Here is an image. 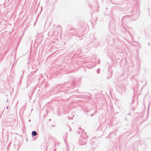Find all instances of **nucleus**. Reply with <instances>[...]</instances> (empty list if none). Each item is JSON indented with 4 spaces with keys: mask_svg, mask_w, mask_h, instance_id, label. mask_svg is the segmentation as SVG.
I'll list each match as a JSON object with an SVG mask.
<instances>
[{
    "mask_svg": "<svg viewBox=\"0 0 151 151\" xmlns=\"http://www.w3.org/2000/svg\"><path fill=\"white\" fill-rule=\"evenodd\" d=\"M32 135L35 136L36 135L37 133L35 131H33L32 132Z\"/></svg>",
    "mask_w": 151,
    "mask_h": 151,
    "instance_id": "f257e3e1",
    "label": "nucleus"
}]
</instances>
